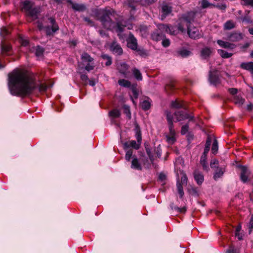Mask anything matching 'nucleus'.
<instances>
[{
  "mask_svg": "<svg viewBox=\"0 0 253 253\" xmlns=\"http://www.w3.org/2000/svg\"><path fill=\"white\" fill-rule=\"evenodd\" d=\"M169 44H170V41L169 39H164L163 40V41H162V45L164 46V47H168L169 45Z\"/></svg>",
  "mask_w": 253,
  "mask_h": 253,
  "instance_id": "obj_55",
  "label": "nucleus"
},
{
  "mask_svg": "<svg viewBox=\"0 0 253 253\" xmlns=\"http://www.w3.org/2000/svg\"><path fill=\"white\" fill-rule=\"evenodd\" d=\"M38 86L35 79L24 69H16L8 74V87L12 95H30Z\"/></svg>",
  "mask_w": 253,
  "mask_h": 253,
  "instance_id": "obj_1",
  "label": "nucleus"
},
{
  "mask_svg": "<svg viewBox=\"0 0 253 253\" xmlns=\"http://www.w3.org/2000/svg\"><path fill=\"white\" fill-rule=\"evenodd\" d=\"M9 32L5 27H2L0 31V36L4 38L6 36L9 34Z\"/></svg>",
  "mask_w": 253,
  "mask_h": 253,
  "instance_id": "obj_46",
  "label": "nucleus"
},
{
  "mask_svg": "<svg viewBox=\"0 0 253 253\" xmlns=\"http://www.w3.org/2000/svg\"><path fill=\"white\" fill-rule=\"evenodd\" d=\"M206 159H207V156L205 155H202V156L201 157V159H200V163L203 167V169L205 170L208 171V169H209V167H208V165L206 162Z\"/></svg>",
  "mask_w": 253,
  "mask_h": 253,
  "instance_id": "obj_30",
  "label": "nucleus"
},
{
  "mask_svg": "<svg viewBox=\"0 0 253 253\" xmlns=\"http://www.w3.org/2000/svg\"><path fill=\"white\" fill-rule=\"evenodd\" d=\"M48 19L50 21V23L52 24L51 28L49 26H47L45 28V29L46 35L50 36L58 31L59 30V27L56 24L54 18L50 17Z\"/></svg>",
  "mask_w": 253,
  "mask_h": 253,
  "instance_id": "obj_8",
  "label": "nucleus"
},
{
  "mask_svg": "<svg viewBox=\"0 0 253 253\" xmlns=\"http://www.w3.org/2000/svg\"><path fill=\"white\" fill-rule=\"evenodd\" d=\"M67 1L72 5V8L76 11H83L86 8L85 5L84 4L74 3L72 0H67Z\"/></svg>",
  "mask_w": 253,
  "mask_h": 253,
  "instance_id": "obj_16",
  "label": "nucleus"
},
{
  "mask_svg": "<svg viewBox=\"0 0 253 253\" xmlns=\"http://www.w3.org/2000/svg\"><path fill=\"white\" fill-rule=\"evenodd\" d=\"M109 115L113 119L118 118L120 117L121 115V112L118 109H115L109 112Z\"/></svg>",
  "mask_w": 253,
  "mask_h": 253,
  "instance_id": "obj_29",
  "label": "nucleus"
},
{
  "mask_svg": "<svg viewBox=\"0 0 253 253\" xmlns=\"http://www.w3.org/2000/svg\"><path fill=\"white\" fill-rule=\"evenodd\" d=\"M126 42L128 47L133 50H136L137 49V40L131 33L129 34L126 40Z\"/></svg>",
  "mask_w": 253,
  "mask_h": 253,
  "instance_id": "obj_10",
  "label": "nucleus"
},
{
  "mask_svg": "<svg viewBox=\"0 0 253 253\" xmlns=\"http://www.w3.org/2000/svg\"><path fill=\"white\" fill-rule=\"evenodd\" d=\"M217 52L223 58H228L233 55V53H229L223 49H218Z\"/></svg>",
  "mask_w": 253,
  "mask_h": 253,
  "instance_id": "obj_28",
  "label": "nucleus"
},
{
  "mask_svg": "<svg viewBox=\"0 0 253 253\" xmlns=\"http://www.w3.org/2000/svg\"><path fill=\"white\" fill-rule=\"evenodd\" d=\"M135 137L137 140V142L141 144L142 137H141V133L140 129L138 126H136L135 128Z\"/></svg>",
  "mask_w": 253,
  "mask_h": 253,
  "instance_id": "obj_34",
  "label": "nucleus"
},
{
  "mask_svg": "<svg viewBox=\"0 0 253 253\" xmlns=\"http://www.w3.org/2000/svg\"><path fill=\"white\" fill-rule=\"evenodd\" d=\"M248 227L249 229V233L250 234L253 230V214L251 216Z\"/></svg>",
  "mask_w": 253,
  "mask_h": 253,
  "instance_id": "obj_47",
  "label": "nucleus"
},
{
  "mask_svg": "<svg viewBox=\"0 0 253 253\" xmlns=\"http://www.w3.org/2000/svg\"><path fill=\"white\" fill-rule=\"evenodd\" d=\"M172 11V7L170 5L163 2L161 7V18L162 20L165 19L168 16Z\"/></svg>",
  "mask_w": 253,
  "mask_h": 253,
  "instance_id": "obj_12",
  "label": "nucleus"
},
{
  "mask_svg": "<svg viewBox=\"0 0 253 253\" xmlns=\"http://www.w3.org/2000/svg\"><path fill=\"white\" fill-rule=\"evenodd\" d=\"M235 23L233 20H228L224 24V29L225 30H231L235 27Z\"/></svg>",
  "mask_w": 253,
  "mask_h": 253,
  "instance_id": "obj_26",
  "label": "nucleus"
},
{
  "mask_svg": "<svg viewBox=\"0 0 253 253\" xmlns=\"http://www.w3.org/2000/svg\"><path fill=\"white\" fill-rule=\"evenodd\" d=\"M187 181V178L185 174H183L182 176L181 177V184H186Z\"/></svg>",
  "mask_w": 253,
  "mask_h": 253,
  "instance_id": "obj_54",
  "label": "nucleus"
},
{
  "mask_svg": "<svg viewBox=\"0 0 253 253\" xmlns=\"http://www.w3.org/2000/svg\"><path fill=\"white\" fill-rule=\"evenodd\" d=\"M217 43L220 47L226 49H233L236 47V44L234 43L220 40H217Z\"/></svg>",
  "mask_w": 253,
  "mask_h": 253,
  "instance_id": "obj_14",
  "label": "nucleus"
},
{
  "mask_svg": "<svg viewBox=\"0 0 253 253\" xmlns=\"http://www.w3.org/2000/svg\"><path fill=\"white\" fill-rule=\"evenodd\" d=\"M44 49L43 48L38 46L35 48V54L37 57H41L43 55Z\"/></svg>",
  "mask_w": 253,
  "mask_h": 253,
  "instance_id": "obj_39",
  "label": "nucleus"
},
{
  "mask_svg": "<svg viewBox=\"0 0 253 253\" xmlns=\"http://www.w3.org/2000/svg\"><path fill=\"white\" fill-rule=\"evenodd\" d=\"M157 0H145V1L144 3H143V4L144 5H150L151 4L155 2H156Z\"/></svg>",
  "mask_w": 253,
  "mask_h": 253,
  "instance_id": "obj_58",
  "label": "nucleus"
},
{
  "mask_svg": "<svg viewBox=\"0 0 253 253\" xmlns=\"http://www.w3.org/2000/svg\"><path fill=\"white\" fill-rule=\"evenodd\" d=\"M194 179L197 183L199 185L201 184L204 181L203 175L198 171H195L194 172Z\"/></svg>",
  "mask_w": 253,
  "mask_h": 253,
  "instance_id": "obj_23",
  "label": "nucleus"
},
{
  "mask_svg": "<svg viewBox=\"0 0 253 253\" xmlns=\"http://www.w3.org/2000/svg\"><path fill=\"white\" fill-rule=\"evenodd\" d=\"M211 142V137H208L207 140H206L205 146L210 147Z\"/></svg>",
  "mask_w": 253,
  "mask_h": 253,
  "instance_id": "obj_63",
  "label": "nucleus"
},
{
  "mask_svg": "<svg viewBox=\"0 0 253 253\" xmlns=\"http://www.w3.org/2000/svg\"><path fill=\"white\" fill-rule=\"evenodd\" d=\"M240 67L244 70H246L250 72L252 76H253V62H243L240 65Z\"/></svg>",
  "mask_w": 253,
  "mask_h": 253,
  "instance_id": "obj_21",
  "label": "nucleus"
},
{
  "mask_svg": "<svg viewBox=\"0 0 253 253\" xmlns=\"http://www.w3.org/2000/svg\"><path fill=\"white\" fill-rule=\"evenodd\" d=\"M140 0H127L126 4L128 6L132 8V10H135V5L134 3L139 1Z\"/></svg>",
  "mask_w": 253,
  "mask_h": 253,
  "instance_id": "obj_44",
  "label": "nucleus"
},
{
  "mask_svg": "<svg viewBox=\"0 0 253 253\" xmlns=\"http://www.w3.org/2000/svg\"><path fill=\"white\" fill-rule=\"evenodd\" d=\"M132 92L134 97L136 99L137 98L138 96V92L137 89L135 87H133L132 88Z\"/></svg>",
  "mask_w": 253,
  "mask_h": 253,
  "instance_id": "obj_57",
  "label": "nucleus"
},
{
  "mask_svg": "<svg viewBox=\"0 0 253 253\" xmlns=\"http://www.w3.org/2000/svg\"><path fill=\"white\" fill-rule=\"evenodd\" d=\"M11 46L9 44H5L2 41L1 43V53L3 55H8V52L11 49Z\"/></svg>",
  "mask_w": 253,
  "mask_h": 253,
  "instance_id": "obj_25",
  "label": "nucleus"
},
{
  "mask_svg": "<svg viewBox=\"0 0 253 253\" xmlns=\"http://www.w3.org/2000/svg\"><path fill=\"white\" fill-rule=\"evenodd\" d=\"M211 167V168H217L218 166V161L216 159H213L211 161L210 164Z\"/></svg>",
  "mask_w": 253,
  "mask_h": 253,
  "instance_id": "obj_50",
  "label": "nucleus"
},
{
  "mask_svg": "<svg viewBox=\"0 0 253 253\" xmlns=\"http://www.w3.org/2000/svg\"><path fill=\"white\" fill-rule=\"evenodd\" d=\"M172 115L173 117V116H174L176 122H180L186 119L192 120L193 119L192 117L189 116L188 114L185 113L183 111H176L174 113L173 115Z\"/></svg>",
  "mask_w": 253,
  "mask_h": 253,
  "instance_id": "obj_9",
  "label": "nucleus"
},
{
  "mask_svg": "<svg viewBox=\"0 0 253 253\" xmlns=\"http://www.w3.org/2000/svg\"><path fill=\"white\" fill-rule=\"evenodd\" d=\"M81 80L84 82H87L88 80V77L86 75L83 74L81 76Z\"/></svg>",
  "mask_w": 253,
  "mask_h": 253,
  "instance_id": "obj_64",
  "label": "nucleus"
},
{
  "mask_svg": "<svg viewBox=\"0 0 253 253\" xmlns=\"http://www.w3.org/2000/svg\"><path fill=\"white\" fill-rule=\"evenodd\" d=\"M114 13V10L111 8H105L98 10L99 19L105 29L111 30L113 28L114 23L111 19L110 16L113 15Z\"/></svg>",
  "mask_w": 253,
  "mask_h": 253,
  "instance_id": "obj_3",
  "label": "nucleus"
},
{
  "mask_svg": "<svg viewBox=\"0 0 253 253\" xmlns=\"http://www.w3.org/2000/svg\"><path fill=\"white\" fill-rule=\"evenodd\" d=\"M195 13L193 11L188 12L183 14L179 19L178 23V32H184L185 27L187 28V33L192 39H199L202 37L199 29L195 27H190L191 23L194 21Z\"/></svg>",
  "mask_w": 253,
  "mask_h": 253,
  "instance_id": "obj_2",
  "label": "nucleus"
},
{
  "mask_svg": "<svg viewBox=\"0 0 253 253\" xmlns=\"http://www.w3.org/2000/svg\"><path fill=\"white\" fill-rule=\"evenodd\" d=\"M171 107L175 109L181 108L184 107V104L180 100H175L171 101Z\"/></svg>",
  "mask_w": 253,
  "mask_h": 253,
  "instance_id": "obj_27",
  "label": "nucleus"
},
{
  "mask_svg": "<svg viewBox=\"0 0 253 253\" xmlns=\"http://www.w3.org/2000/svg\"><path fill=\"white\" fill-rule=\"evenodd\" d=\"M141 106L145 111L149 110L151 107V101L150 99L144 100L142 102Z\"/></svg>",
  "mask_w": 253,
  "mask_h": 253,
  "instance_id": "obj_32",
  "label": "nucleus"
},
{
  "mask_svg": "<svg viewBox=\"0 0 253 253\" xmlns=\"http://www.w3.org/2000/svg\"><path fill=\"white\" fill-rule=\"evenodd\" d=\"M216 70L212 71L210 70L209 72V81L213 85H216L220 84V80L218 76L216 75Z\"/></svg>",
  "mask_w": 253,
  "mask_h": 253,
  "instance_id": "obj_13",
  "label": "nucleus"
},
{
  "mask_svg": "<svg viewBox=\"0 0 253 253\" xmlns=\"http://www.w3.org/2000/svg\"><path fill=\"white\" fill-rule=\"evenodd\" d=\"M139 30L141 33V35L143 36H146L147 33V28L145 26H140L139 27Z\"/></svg>",
  "mask_w": 253,
  "mask_h": 253,
  "instance_id": "obj_48",
  "label": "nucleus"
},
{
  "mask_svg": "<svg viewBox=\"0 0 253 253\" xmlns=\"http://www.w3.org/2000/svg\"><path fill=\"white\" fill-rule=\"evenodd\" d=\"M111 50L115 54L121 55L123 53V49L116 42H113L110 45Z\"/></svg>",
  "mask_w": 253,
  "mask_h": 253,
  "instance_id": "obj_18",
  "label": "nucleus"
},
{
  "mask_svg": "<svg viewBox=\"0 0 253 253\" xmlns=\"http://www.w3.org/2000/svg\"><path fill=\"white\" fill-rule=\"evenodd\" d=\"M229 91L231 94L234 95L237 93L238 90L235 88H231L229 89Z\"/></svg>",
  "mask_w": 253,
  "mask_h": 253,
  "instance_id": "obj_59",
  "label": "nucleus"
},
{
  "mask_svg": "<svg viewBox=\"0 0 253 253\" xmlns=\"http://www.w3.org/2000/svg\"><path fill=\"white\" fill-rule=\"evenodd\" d=\"M117 69L121 74L126 77L128 69V66L125 63H122L118 65Z\"/></svg>",
  "mask_w": 253,
  "mask_h": 253,
  "instance_id": "obj_22",
  "label": "nucleus"
},
{
  "mask_svg": "<svg viewBox=\"0 0 253 253\" xmlns=\"http://www.w3.org/2000/svg\"><path fill=\"white\" fill-rule=\"evenodd\" d=\"M46 88H47V86H46V85H45L44 84H41L39 86V90L40 91H44L46 90Z\"/></svg>",
  "mask_w": 253,
  "mask_h": 253,
  "instance_id": "obj_60",
  "label": "nucleus"
},
{
  "mask_svg": "<svg viewBox=\"0 0 253 253\" xmlns=\"http://www.w3.org/2000/svg\"><path fill=\"white\" fill-rule=\"evenodd\" d=\"M243 22H245L248 23H252V21L251 18L248 15H246L241 18Z\"/></svg>",
  "mask_w": 253,
  "mask_h": 253,
  "instance_id": "obj_53",
  "label": "nucleus"
},
{
  "mask_svg": "<svg viewBox=\"0 0 253 253\" xmlns=\"http://www.w3.org/2000/svg\"><path fill=\"white\" fill-rule=\"evenodd\" d=\"M243 38L242 34L238 33H233L228 36V39L229 41L233 42H238Z\"/></svg>",
  "mask_w": 253,
  "mask_h": 253,
  "instance_id": "obj_20",
  "label": "nucleus"
},
{
  "mask_svg": "<svg viewBox=\"0 0 253 253\" xmlns=\"http://www.w3.org/2000/svg\"><path fill=\"white\" fill-rule=\"evenodd\" d=\"M188 126L187 125H184L182 126L181 129V133L182 135L185 134L188 131Z\"/></svg>",
  "mask_w": 253,
  "mask_h": 253,
  "instance_id": "obj_51",
  "label": "nucleus"
},
{
  "mask_svg": "<svg viewBox=\"0 0 253 253\" xmlns=\"http://www.w3.org/2000/svg\"><path fill=\"white\" fill-rule=\"evenodd\" d=\"M140 146V144L135 140H131L129 142H126L123 144L124 149H127L129 147H132L136 150H138Z\"/></svg>",
  "mask_w": 253,
  "mask_h": 253,
  "instance_id": "obj_15",
  "label": "nucleus"
},
{
  "mask_svg": "<svg viewBox=\"0 0 253 253\" xmlns=\"http://www.w3.org/2000/svg\"><path fill=\"white\" fill-rule=\"evenodd\" d=\"M176 187L178 193L179 195L180 198H182L184 195V192L183 190V187L182 186L181 183L179 182V181H177V184H176Z\"/></svg>",
  "mask_w": 253,
  "mask_h": 253,
  "instance_id": "obj_37",
  "label": "nucleus"
},
{
  "mask_svg": "<svg viewBox=\"0 0 253 253\" xmlns=\"http://www.w3.org/2000/svg\"><path fill=\"white\" fill-rule=\"evenodd\" d=\"M174 210H175L177 212L179 213H183L185 212L186 211L185 207H183L181 208H178L177 207H174L173 209Z\"/></svg>",
  "mask_w": 253,
  "mask_h": 253,
  "instance_id": "obj_52",
  "label": "nucleus"
},
{
  "mask_svg": "<svg viewBox=\"0 0 253 253\" xmlns=\"http://www.w3.org/2000/svg\"><path fill=\"white\" fill-rule=\"evenodd\" d=\"M132 72L136 80L138 81H141L142 80V76L139 70L136 68H134L132 69Z\"/></svg>",
  "mask_w": 253,
  "mask_h": 253,
  "instance_id": "obj_33",
  "label": "nucleus"
},
{
  "mask_svg": "<svg viewBox=\"0 0 253 253\" xmlns=\"http://www.w3.org/2000/svg\"><path fill=\"white\" fill-rule=\"evenodd\" d=\"M81 59L84 63H86L85 66V69L87 71L92 70L94 68V65L93 62V58H92L88 53L84 52L81 55Z\"/></svg>",
  "mask_w": 253,
  "mask_h": 253,
  "instance_id": "obj_7",
  "label": "nucleus"
},
{
  "mask_svg": "<svg viewBox=\"0 0 253 253\" xmlns=\"http://www.w3.org/2000/svg\"><path fill=\"white\" fill-rule=\"evenodd\" d=\"M212 53V49L209 47H205L201 51V55L203 58L206 59L209 57Z\"/></svg>",
  "mask_w": 253,
  "mask_h": 253,
  "instance_id": "obj_24",
  "label": "nucleus"
},
{
  "mask_svg": "<svg viewBox=\"0 0 253 253\" xmlns=\"http://www.w3.org/2000/svg\"><path fill=\"white\" fill-rule=\"evenodd\" d=\"M158 28L161 33L155 32L152 35V39L155 41H160L163 39L162 33H167L172 35H175L178 33V26H169L168 25L160 24L158 25Z\"/></svg>",
  "mask_w": 253,
  "mask_h": 253,
  "instance_id": "obj_4",
  "label": "nucleus"
},
{
  "mask_svg": "<svg viewBox=\"0 0 253 253\" xmlns=\"http://www.w3.org/2000/svg\"><path fill=\"white\" fill-rule=\"evenodd\" d=\"M174 89L175 85L172 82L168 84L165 87V89L168 93H170Z\"/></svg>",
  "mask_w": 253,
  "mask_h": 253,
  "instance_id": "obj_36",
  "label": "nucleus"
},
{
  "mask_svg": "<svg viewBox=\"0 0 253 253\" xmlns=\"http://www.w3.org/2000/svg\"><path fill=\"white\" fill-rule=\"evenodd\" d=\"M224 172L221 169H218L214 173L213 178L216 180L219 178L221 177L223 174Z\"/></svg>",
  "mask_w": 253,
  "mask_h": 253,
  "instance_id": "obj_41",
  "label": "nucleus"
},
{
  "mask_svg": "<svg viewBox=\"0 0 253 253\" xmlns=\"http://www.w3.org/2000/svg\"><path fill=\"white\" fill-rule=\"evenodd\" d=\"M131 168L134 169L141 170L142 167L140 162L138 158L135 156L132 157V160L131 162Z\"/></svg>",
  "mask_w": 253,
  "mask_h": 253,
  "instance_id": "obj_17",
  "label": "nucleus"
},
{
  "mask_svg": "<svg viewBox=\"0 0 253 253\" xmlns=\"http://www.w3.org/2000/svg\"><path fill=\"white\" fill-rule=\"evenodd\" d=\"M126 27L128 29H132L133 28V26L131 24H123L122 22H118L117 23L116 26L115 27V30L117 32L118 36L119 37L120 39H123V36L122 35V33L124 31V27Z\"/></svg>",
  "mask_w": 253,
  "mask_h": 253,
  "instance_id": "obj_11",
  "label": "nucleus"
},
{
  "mask_svg": "<svg viewBox=\"0 0 253 253\" xmlns=\"http://www.w3.org/2000/svg\"><path fill=\"white\" fill-rule=\"evenodd\" d=\"M250 174V171L246 167H242V172L241 173V180L245 183L248 180V177Z\"/></svg>",
  "mask_w": 253,
  "mask_h": 253,
  "instance_id": "obj_19",
  "label": "nucleus"
},
{
  "mask_svg": "<svg viewBox=\"0 0 253 253\" xmlns=\"http://www.w3.org/2000/svg\"><path fill=\"white\" fill-rule=\"evenodd\" d=\"M118 84L120 85L126 87H129L131 85V83L129 81L125 79L119 80L118 81Z\"/></svg>",
  "mask_w": 253,
  "mask_h": 253,
  "instance_id": "obj_35",
  "label": "nucleus"
},
{
  "mask_svg": "<svg viewBox=\"0 0 253 253\" xmlns=\"http://www.w3.org/2000/svg\"><path fill=\"white\" fill-rule=\"evenodd\" d=\"M201 7L203 9L209 7L215 6V4L210 3L208 0H201L200 1Z\"/></svg>",
  "mask_w": 253,
  "mask_h": 253,
  "instance_id": "obj_31",
  "label": "nucleus"
},
{
  "mask_svg": "<svg viewBox=\"0 0 253 253\" xmlns=\"http://www.w3.org/2000/svg\"><path fill=\"white\" fill-rule=\"evenodd\" d=\"M214 7H217V8L220 10L225 11L227 7V6L225 4H221L215 5Z\"/></svg>",
  "mask_w": 253,
  "mask_h": 253,
  "instance_id": "obj_56",
  "label": "nucleus"
},
{
  "mask_svg": "<svg viewBox=\"0 0 253 253\" xmlns=\"http://www.w3.org/2000/svg\"><path fill=\"white\" fill-rule=\"evenodd\" d=\"M28 41L27 40L21 39V43L22 46H26L28 44Z\"/></svg>",
  "mask_w": 253,
  "mask_h": 253,
  "instance_id": "obj_61",
  "label": "nucleus"
},
{
  "mask_svg": "<svg viewBox=\"0 0 253 253\" xmlns=\"http://www.w3.org/2000/svg\"><path fill=\"white\" fill-rule=\"evenodd\" d=\"M241 4L245 6L253 7V0H241Z\"/></svg>",
  "mask_w": 253,
  "mask_h": 253,
  "instance_id": "obj_45",
  "label": "nucleus"
},
{
  "mask_svg": "<svg viewBox=\"0 0 253 253\" xmlns=\"http://www.w3.org/2000/svg\"><path fill=\"white\" fill-rule=\"evenodd\" d=\"M124 112L129 119L131 118V112L129 107L128 105H124L123 106Z\"/></svg>",
  "mask_w": 253,
  "mask_h": 253,
  "instance_id": "obj_40",
  "label": "nucleus"
},
{
  "mask_svg": "<svg viewBox=\"0 0 253 253\" xmlns=\"http://www.w3.org/2000/svg\"><path fill=\"white\" fill-rule=\"evenodd\" d=\"M166 115L169 126V133L166 135L167 141L170 144H173L176 141V132L173 124V116L171 113L167 111Z\"/></svg>",
  "mask_w": 253,
  "mask_h": 253,
  "instance_id": "obj_5",
  "label": "nucleus"
},
{
  "mask_svg": "<svg viewBox=\"0 0 253 253\" xmlns=\"http://www.w3.org/2000/svg\"><path fill=\"white\" fill-rule=\"evenodd\" d=\"M190 53V51L185 49H183L179 51V54L183 57L188 56Z\"/></svg>",
  "mask_w": 253,
  "mask_h": 253,
  "instance_id": "obj_49",
  "label": "nucleus"
},
{
  "mask_svg": "<svg viewBox=\"0 0 253 253\" xmlns=\"http://www.w3.org/2000/svg\"><path fill=\"white\" fill-rule=\"evenodd\" d=\"M101 57L102 59L106 61L105 65L106 66H109L112 64V59L110 56L107 54H102Z\"/></svg>",
  "mask_w": 253,
  "mask_h": 253,
  "instance_id": "obj_38",
  "label": "nucleus"
},
{
  "mask_svg": "<svg viewBox=\"0 0 253 253\" xmlns=\"http://www.w3.org/2000/svg\"><path fill=\"white\" fill-rule=\"evenodd\" d=\"M228 253H238L236 249H235L233 247H230L227 251Z\"/></svg>",
  "mask_w": 253,
  "mask_h": 253,
  "instance_id": "obj_62",
  "label": "nucleus"
},
{
  "mask_svg": "<svg viewBox=\"0 0 253 253\" xmlns=\"http://www.w3.org/2000/svg\"><path fill=\"white\" fill-rule=\"evenodd\" d=\"M22 8L25 11L26 14L33 19H37L38 15L41 12L40 7L39 6L34 7V3L29 0L24 1L22 3Z\"/></svg>",
  "mask_w": 253,
  "mask_h": 253,
  "instance_id": "obj_6",
  "label": "nucleus"
},
{
  "mask_svg": "<svg viewBox=\"0 0 253 253\" xmlns=\"http://www.w3.org/2000/svg\"><path fill=\"white\" fill-rule=\"evenodd\" d=\"M133 154V151L131 149L127 150L125 155V159L126 161L129 162Z\"/></svg>",
  "mask_w": 253,
  "mask_h": 253,
  "instance_id": "obj_43",
  "label": "nucleus"
},
{
  "mask_svg": "<svg viewBox=\"0 0 253 253\" xmlns=\"http://www.w3.org/2000/svg\"><path fill=\"white\" fill-rule=\"evenodd\" d=\"M218 149V147L217 141V140L214 139L211 148V151L212 153L215 154L217 152Z\"/></svg>",
  "mask_w": 253,
  "mask_h": 253,
  "instance_id": "obj_42",
  "label": "nucleus"
}]
</instances>
